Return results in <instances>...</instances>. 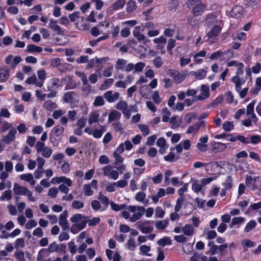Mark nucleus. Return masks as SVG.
I'll return each instance as SVG.
<instances>
[{
  "label": "nucleus",
  "instance_id": "1",
  "mask_svg": "<svg viewBox=\"0 0 261 261\" xmlns=\"http://www.w3.org/2000/svg\"><path fill=\"white\" fill-rule=\"evenodd\" d=\"M128 211H123L122 217L125 219H129L131 222H135L140 220L145 213V208L142 206L129 205L127 207Z\"/></svg>",
  "mask_w": 261,
  "mask_h": 261
},
{
  "label": "nucleus",
  "instance_id": "2",
  "mask_svg": "<svg viewBox=\"0 0 261 261\" xmlns=\"http://www.w3.org/2000/svg\"><path fill=\"white\" fill-rule=\"evenodd\" d=\"M70 221L73 223L70 228V231L73 234L83 229L87 223L86 218L80 214L74 215L70 218Z\"/></svg>",
  "mask_w": 261,
  "mask_h": 261
},
{
  "label": "nucleus",
  "instance_id": "3",
  "mask_svg": "<svg viewBox=\"0 0 261 261\" xmlns=\"http://www.w3.org/2000/svg\"><path fill=\"white\" fill-rule=\"evenodd\" d=\"M186 4L187 7L191 10L194 16L202 15L206 9V6L202 3L201 0H187Z\"/></svg>",
  "mask_w": 261,
  "mask_h": 261
},
{
  "label": "nucleus",
  "instance_id": "4",
  "mask_svg": "<svg viewBox=\"0 0 261 261\" xmlns=\"http://www.w3.org/2000/svg\"><path fill=\"white\" fill-rule=\"evenodd\" d=\"M13 191L16 195H27L29 200L35 202L36 199L33 196L32 192L24 186H21L18 184H15Z\"/></svg>",
  "mask_w": 261,
  "mask_h": 261
},
{
  "label": "nucleus",
  "instance_id": "5",
  "mask_svg": "<svg viewBox=\"0 0 261 261\" xmlns=\"http://www.w3.org/2000/svg\"><path fill=\"white\" fill-rule=\"evenodd\" d=\"M166 73L172 78L173 81L176 84L181 83L184 81L187 76L186 72H183L181 73L178 70L173 69H169L167 70Z\"/></svg>",
  "mask_w": 261,
  "mask_h": 261
},
{
  "label": "nucleus",
  "instance_id": "6",
  "mask_svg": "<svg viewBox=\"0 0 261 261\" xmlns=\"http://www.w3.org/2000/svg\"><path fill=\"white\" fill-rule=\"evenodd\" d=\"M153 222L149 220L140 221L137 223V227L143 233H149L153 230Z\"/></svg>",
  "mask_w": 261,
  "mask_h": 261
},
{
  "label": "nucleus",
  "instance_id": "7",
  "mask_svg": "<svg viewBox=\"0 0 261 261\" xmlns=\"http://www.w3.org/2000/svg\"><path fill=\"white\" fill-rule=\"evenodd\" d=\"M103 175L110 179L116 180L119 177V172L118 171L114 169L111 165L103 167L102 169Z\"/></svg>",
  "mask_w": 261,
  "mask_h": 261
},
{
  "label": "nucleus",
  "instance_id": "8",
  "mask_svg": "<svg viewBox=\"0 0 261 261\" xmlns=\"http://www.w3.org/2000/svg\"><path fill=\"white\" fill-rule=\"evenodd\" d=\"M200 94L196 96V99L198 101L204 100L210 97V88L208 85H201L200 87Z\"/></svg>",
  "mask_w": 261,
  "mask_h": 261
},
{
  "label": "nucleus",
  "instance_id": "9",
  "mask_svg": "<svg viewBox=\"0 0 261 261\" xmlns=\"http://www.w3.org/2000/svg\"><path fill=\"white\" fill-rule=\"evenodd\" d=\"M22 61V59L19 56L13 57V55H10L5 59V62L7 65H10L11 68L13 69H15L16 66Z\"/></svg>",
  "mask_w": 261,
  "mask_h": 261
},
{
  "label": "nucleus",
  "instance_id": "10",
  "mask_svg": "<svg viewBox=\"0 0 261 261\" xmlns=\"http://www.w3.org/2000/svg\"><path fill=\"white\" fill-rule=\"evenodd\" d=\"M256 103L255 100H253L247 106L246 113L248 117L252 120L254 123H256L258 121V118L254 112V106Z\"/></svg>",
  "mask_w": 261,
  "mask_h": 261
},
{
  "label": "nucleus",
  "instance_id": "11",
  "mask_svg": "<svg viewBox=\"0 0 261 261\" xmlns=\"http://www.w3.org/2000/svg\"><path fill=\"white\" fill-rule=\"evenodd\" d=\"M119 96L120 94L118 92H113L112 90L108 91L103 94V97L110 103L115 101L118 99Z\"/></svg>",
  "mask_w": 261,
  "mask_h": 261
},
{
  "label": "nucleus",
  "instance_id": "12",
  "mask_svg": "<svg viewBox=\"0 0 261 261\" xmlns=\"http://www.w3.org/2000/svg\"><path fill=\"white\" fill-rule=\"evenodd\" d=\"M116 108L122 111L123 114L128 119L130 117V114L127 111L128 104L125 101H119L115 106Z\"/></svg>",
  "mask_w": 261,
  "mask_h": 261
},
{
  "label": "nucleus",
  "instance_id": "13",
  "mask_svg": "<svg viewBox=\"0 0 261 261\" xmlns=\"http://www.w3.org/2000/svg\"><path fill=\"white\" fill-rule=\"evenodd\" d=\"M68 216V212L67 211H64L59 217V225L63 230H67L69 228L68 223L67 220Z\"/></svg>",
  "mask_w": 261,
  "mask_h": 261
},
{
  "label": "nucleus",
  "instance_id": "14",
  "mask_svg": "<svg viewBox=\"0 0 261 261\" xmlns=\"http://www.w3.org/2000/svg\"><path fill=\"white\" fill-rule=\"evenodd\" d=\"M231 81L234 84V88L236 91H240V89H242V86L244 85L246 82V80L245 78H241L238 75H234L232 76Z\"/></svg>",
  "mask_w": 261,
  "mask_h": 261
},
{
  "label": "nucleus",
  "instance_id": "15",
  "mask_svg": "<svg viewBox=\"0 0 261 261\" xmlns=\"http://www.w3.org/2000/svg\"><path fill=\"white\" fill-rule=\"evenodd\" d=\"M190 147L191 142L189 140L187 139L183 141H181L176 145L175 149L178 153H180L182 151L183 149L188 150L190 149Z\"/></svg>",
  "mask_w": 261,
  "mask_h": 261
},
{
  "label": "nucleus",
  "instance_id": "16",
  "mask_svg": "<svg viewBox=\"0 0 261 261\" xmlns=\"http://www.w3.org/2000/svg\"><path fill=\"white\" fill-rule=\"evenodd\" d=\"M16 133L17 130L14 127H11L7 135L4 138V142L7 144H9L13 141L15 139V135Z\"/></svg>",
  "mask_w": 261,
  "mask_h": 261
},
{
  "label": "nucleus",
  "instance_id": "17",
  "mask_svg": "<svg viewBox=\"0 0 261 261\" xmlns=\"http://www.w3.org/2000/svg\"><path fill=\"white\" fill-rule=\"evenodd\" d=\"M192 189L196 194H198L201 192L204 187L201 180L198 179H193L191 181Z\"/></svg>",
  "mask_w": 261,
  "mask_h": 261
},
{
  "label": "nucleus",
  "instance_id": "18",
  "mask_svg": "<svg viewBox=\"0 0 261 261\" xmlns=\"http://www.w3.org/2000/svg\"><path fill=\"white\" fill-rule=\"evenodd\" d=\"M230 15L232 17L239 19L243 15V8L240 6L233 7L231 11Z\"/></svg>",
  "mask_w": 261,
  "mask_h": 261
},
{
  "label": "nucleus",
  "instance_id": "19",
  "mask_svg": "<svg viewBox=\"0 0 261 261\" xmlns=\"http://www.w3.org/2000/svg\"><path fill=\"white\" fill-rule=\"evenodd\" d=\"M190 74L192 76H194L198 80H202L206 77L207 70L205 69H199L197 71H191Z\"/></svg>",
  "mask_w": 261,
  "mask_h": 261
},
{
  "label": "nucleus",
  "instance_id": "20",
  "mask_svg": "<svg viewBox=\"0 0 261 261\" xmlns=\"http://www.w3.org/2000/svg\"><path fill=\"white\" fill-rule=\"evenodd\" d=\"M205 23L207 27H210L217 25L218 23L217 17L213 14H208L205 19Z\"/></svg>",
  "mask_w": 261,
  "mask_h": 261
},
{
  "label": "nucleus",
  "instance_id": "21",
  "mask_svg": "<svg viewBox=\"0 0 261 261\" xmlns=\"http://www.w3.org/2000/svg\"><path fill=\"white\" fill-rule=\"evenodd\" d=\"M226 148L225 144L215 142L212 145V150L215 153H219L223 151Z\"/></svg>",
  "mask_w": 261,
  "mask_h": 261
},
{
  "label": "nucleus",
  "instance_id": "22",
  "mask_svg": "<svg viewBox=\"0 0 261 261\" xmlns=\"http://www.w3.org/2000/svg\"><path fill=\"white\" fill-rule=\"evenodd\" d=\"M99 118V113L98 111H94L91 112L88 116V123L92 125L93 123L98 122Z\"/></svg>",
  "mask_w": 261,
  "mask_h": 261
},
{
  "label": "nucleus",
  "instance_id": "23",
  "mask_svg": "<svg viewBox=\"0 0 261 261\" xmlns=\"http://www.w3.org/2000/svg\"><path fill=\"white\" fill-rule=\"evenodd\" d=\"M10 68L8 66H3L1 68L0 81L4 82L6 81L9 76Z\"/></svg>",
  "mask_w": 261,
  "mask_h": 261
},
{
  "label": "nucleus",
  "instance_id": "24",
  "mask_svg": "<svg viewBox=\"0 0 261 261\" xmlns=\"http://www.w3.org/2000/svg\"><path fill=\"white\" fill-rule=\"evenodd\" d=\"M37 75L39 78L38 83H37V87L41 88L43 86L44 81L46 79V72L44 69L38 70Z\"/></svg>",
  "mask_w": 261,
  "mask_h": 261
},
{
  "label": "nucleus",
  "instance_id": "25",
  "mask_svg": "<svg viewBox=\"0 0 261 261\" xmlns=\"http://www.w3.org/2000/svg\"><path fill=\"white\" fill-rule=\"evenodd\" d=\"M182 231L184 235L187 236H191L194 233V226L191 224H186L184 227H182Z\"/></svg>",
  "mask_w": 261,
  "mask_h": 261
},
{
  "label": "nucleus",
  "instance_id": "26",
  "mask_svg": "<svg viewBox=\"0 0 261 261\" xmlns=\"http://www.w3.org/2000/svg\"><path fill=\"white\" fill-rule=\"evenodd\" d=\"M141 27H135L134 30L133 31V34L135 37H136L139 41H144L145 39L144 35L140 33V29Z\"/></svg>",
  "mask_w": 261,
  "mask_h": 261
},
{
  "label": "nucleus",
  "instance_id": "27",
  "mask_svg": "<svg viewBox=\"0 0 261 261\" xmlns=\"http://www.w3.org/2000/svg\"><path fill=\"white\" fill-rule=\"evenodd\" d=\"M75 96V92L73 91H69L64 94L63 99L64 101L66 103H71L74 100Z\"/></svg>",
  "mask_w": 261,
  "mask_h": 261
},
{
  "label": "nucleus",
  "instance_id": "28",
  "mask_svg": "<svg viewBox=\"0 0 261 261\" xmlns=\"http://www.w3.org/2000/svg\"><path fill=\"white\" fill-rule=\"evenodd\" d=\"M108 59V58H98L95 57L94 59H92L89 61L88 63L87 66L88 68H92L93 67L96 63H101L103 61H107Z\"/></svg>",
  "mask_w": 261,
  "mask_h": 261
},
{
  "label": "nucleus",
  "instance_id": "29",
  "mask_svg": "<svg viewBox=\"0 0 261 261\" xmlns=\"http://www.w3.org/2000/svg\"><path fill=\"white\" fill-rule=\"evenodd\" d=\"M146 194L143 192H139L135 195V199L140 202H142L144 204H147L148 200H145Z\"/></svg>",
  "mask_w": 261,
  "mask_h": 261
},
{
  "label": "nucleus",
  "instance_id": "30",
  "mask_svg": "<svg viewBox=\"0 0 261 261\" xmlns=\"http://www.w3.org/2000/svg\"><path fill=\"white\" fill-rule=\"evenodd\" d=\"M49 27L58 33H61L62 29L57 23V20L50 19L49 23Z\"/></svg>",
  "mask_w": 261,
  "mask_h": 261
},
{
  "label": "nucleus",
  "instance_id": "31",
  "mask_svg": "<svg viewBox=\"0 0 261 261\" xmlns=\"http://www.w3.org/2000/svg\"><path fill=\"white\" fill-rule=\"evenodd\" d=\"M120 113L116 110H113L109 114L108 121L111 122L112 121L118 120L120 118Z\"/></svg>",
  "mask_w": 261,
  "mask_h": 261
},
{
  "label": "nucleus",
  "instance_id": "32",
  "mask_svg": "<svg viewBox=\"0 0 261 261\" xmlns=\"http://www.w3.org/2000/svg\"><path fill=\"white\" fill-rule=\"evenodd\" d=\"M20 178L21 180L29 182L32 186L34 185L36 182L34 179L33 175L31 173L21 174L20 176Z\"/></svg>",
  "mask_w": 261,
  "mask_h": 261
},
{
  "label": "nucleus",
  "instance_id": "33",
  "mask_svg": "<svg viewBox=\"0 0 261 261\" xmlns=\"http://www.w3.org/2000/svg\"><path fill=\"white\" fill-rule=\"evenodd\" d=\"M221 32V28L218 25H215L212 30L208 33L209 38H213L217 36Z\"/></svg>",
  "mask_w": 261,
  "mask_h": 261
},
{
  "label": "nucleus",
  "instance_id": "34",
  "mask_svg": "<svg viewBox=\"0 0 261 261\" xmlns=\"http://www.w3.org/2000/svg\"><path fill=\"white\" fill-rule=\"evenodd\" d=\"M137 5L135 1L129 0L126 5V10L127 13H132L137 9Z\"/></svg>",
  "mask_w": 261,
  "mask_h": 261
},
{
  "label": "nucleus",
  "instance_id": "35",
  "mask_svg": "<svg viewBox=\"0 0 261 261\" xmlns=\"http://www.w3.org/2000/svg\"><path fill=\"white\" fill-rule=\"evenodd\" d=\"M77 75L81 77L83 85L85 86V88L87 89V90H90L91 87L88 84V81L86 74L82 72H79L77 73Z\"/></svg>",
  "mask_w": 261,
  "mask_h": 261
},
{
  "label": "nucleus",
  "instance_id": "36",
  "mask_svg": "<svg viewBox=\"0 0 261 261\" xmlns=\"http://www.w3.org/2000/svg\"><path fill=\"white\" fill-rule=\"evenodd\" d=\"M257 225V222L254 220H251L248 222L244 228V232H249L254 229Z\"/></svg>",
  "mask_w": 261,
  "mask_h": 261
},
{
  "label": "nucleus",
  "instance_id": "37",
  "mask_svg": "<svg viewBox=\"0 0 261 261\" xmlns=\"http://www.w3.org/2000/svg\"><path fill=\"white\" fill-rule=\"evenodd\" d=\"M114 83L113 79H108L106 80L103 83H102L99 89L101 90H105L109 89Z\"/></svg>",
  "mask_w": 261,
  "mask_h": 261
},
{
  "label": "nucleus",
  "instance_id": "38",
  "mask_svg": "<svg viewBox=\"0 0 261 261\" xmlns=\"http://www.w3.org/2000/svg\"><path fill=\"white\" fill-rule=\"evenodd\" d=\"M64 132V128L61 125L55 126L52 131L53 135L56 137L60 136L62 135Z\"/></svg>",
  "mask_w": 261,
  "mask_h": 261
},
{
  "label": "nucleus",
  "instance_id": "39",
  "mask_svg": "<svg viewBox=\"0 0 261 261\" xmlns=\"http://www.w3.org/2000/svg\"><path fill=\"white\" fill-rule=\"evenodd\" d=\"M127 63L126 60L122 59H118L115 65V68L117 70H123Z\"/></svg>",
  "mask_w": 261,
  "mask_h": 261
},
{
  "label": "nucleus",
  "instance_id": "40",
  "mask_svg": "<svg viewBox=\"0 0 261 261\" xmlns=\"http://www.w3.org/2000/svg\"><path fill=\"white\" fill-rule=\"evenodd\" d=\"M249 144L251 143L253 145L257 144L261 142V136L258 135H251L249 137Z\"/></svg>",
  "mask_w": 261,
  "mask_h": 261
},
{
  "label": "nucleus",
  "instance_id": "41",
  "mask_svg": "<svg viewBox=\"0 0 261 261\" xmlns=\"http://www.w3.org/2000/svg\"><path fill=\"white\" fill-rule=\"evenodd\" d=\"M168 224V220H159L155 222V228L157 229H164L165 228Z\"/></svg>",
  "mask_w": 261,
  "mask_h": 261
},
{
  "label": "nucleus",
  "instance_id": "42",
  "mask_svg": "<svg viewBox=\"0 0 261 261\" xmlns=\"http://www.w3.org/2000/svg\"><path fill=\"white\" fill-rule=\"evenodd\" d=\"M27 51L30 53H40L42 48L34 44H30L27 46Z\"/></svg>",
  "mask_w": 261,
  "mask_h": 261
},
{
  "label": "nucleus",
  "instance_id": "43",
  "mask_svg": "<svg viewBox=\"0 0 261 261\" xmlns=\"http://www.w3.org/2000/svg\"><path fill=\"white\" fill-rule=\"evenodd\" d=\"M245 221V219L242 217H233L231 222L230 227L232 228L233 226L237 224H243Z\"/></svg>",
  "mask_w": 261,
  "mask_h": 261
},
{
  "label": "nucleus",
  "instance_id": "44",
  "mask_svg": "<svg viewBox=\"0 0 261 261\" xmlns=\"http://www.w3.org/2000/svg\"><path fill=\"white\" fill-rule=\"evenodd\" d=\"M126 248L130 250H134L136 245V242L134 239L131 236H129V239L126 244Z\"/></svg>",
  "mask_w": 261,
  "mask_h": 261
},
{
  "label": "nucleus",
  "instance_id": "45",
  "mask_svg": "<svg viewBox=\"0 0 261 261\" xmlns=\"http://www.w3.org/2000/svg\"><path fill=\"white\" fill-rule=\"evenodd\" d=\"M98 200L101 202V203L104 205L105 210L108 208V205L110 202L109 199L106 196L99 194L98 197Z\"/></svg>",
  "mask_w": 261,
  "mask_h": 261
},
{
  "label": "nucleus",
  "instance_id": "46",
  "mask_svg": "<svg viewBox=\"0 0 261 261\" xmlns=\"http://www.w3.org/2000/svg\"><path fill=\"white\" fill-rule=\"evenodd\" d=\"M125 0H118L112 5V8L114 10H117L122 8L125 4Z\"/></svg>",
  "mask_w": 261,
  "mask_h": 261
},
{
  "label": "nucleus",
  "instance_id": "47",
  "mask_svg": "<svg viewBox=\"0 0 261 261\" xmlns=\"http://www.w3.org/2000/svg\"><path fill=\"white\" fill-rule=\"evenodd\" d=\"M12 198V192L11 190H8L4 191L1 196L0 197L1 201L10 200Z\"/></svg>",
  "mask_w": 261,
  "mask_h": 261
},
{
  "label": "nucleus",
  "instance_id": "48",
  "mask_svg": "<svg viewBox=\"0 0 261 261\" xmlns=\"http://www.w3.org/2000/svg\"><path fill=\"white\" fill-rule=\"evenodd\" d=\"M44 106L45 108L48 111H51L57 108V104L51 100L45 101Z\"/></svg>",
  "mask_w": 261,
  "mask_h": 261
},
{
  "label": "nucleus",
  "instance_id": "49",
  "mask_svg": "<svg viewBox=\"0 0 261 261\" xmlns=\"http://www.w3.org/2000/svg\"><path fill=\"white\" fill-rule=\"evenodd\" d=\"M14 256L19 261H26L24 253L20 250H17L14 252Z\"/></svg>",
  "mask_w": 261,
  "mask_h": 261
},
{
  "label": "nucleus",
  "instance_id": "50",
  "mask_svg": "<svg viewBox=\"0 0 261 261\" xmlns=\"http://www.w3.org/2000/svg\"><path fill=\"white\" fill-rule=\"evenodd\" d=\"M223 129L226 132H230L234 128V125L232 122L226 121L222 125Z\"/></svg>",
  "mask_w": 261,
  "mask_h": 261
},
{
  "label": "nucleus",
  "instance_id": "51",
  "mask_svg": "<svg viewBox=\"0 0 261 261\" xmlns=\"http://www.w3.org/2000/svg\"><path fill=\"white\" fill-rule=\"evenodd\" d=\"M176 41L173 39H170L168 40L167 49L168 53L170 55H172V49L175 46Z\"/></svg>",
  "mask_w": 261,
  "mask_h": 261
},
{
  "label": "nucleus",
  "instance_id": "52",
  "mask_svg": "<svg viewBox=\"0 0 261 261\" xmlns=\"http://www.w3.org/2000/svg\"><path fill=\"white\" fill-rule=\"evenodd\" d=\"M138 128L144 136H146L149 134L150 129L149 127L146 124H139Z\"/></svg>",
  "mask_w": 261,
  "mask_h": 261
},
{
  "label": "nucleus",
  "instance_id": "53",
  "mask_svg": "<svg viewBox=\"0 0 261 261\" xmlns=\"http://www.w3.org/2000/svg\"><path fill=\"white\" fill-rule=\"evenodd\" d=\"M145 66V64L144 62H140L134 65V73L141 72L143 71Z\"/></svg>",
  "mask_w": 261,
  "mask_h": 261
},
{
  "label": "nucleus",
  "instance_id": "54",
  "mask_svg": "<svg viewBox=\"0 0 261 261\" xmlns=\"http://www.w3.org/2000/svg\"><path fill=\"white\" fill-rule=\"evenodd\" d=\"M185 200L184 197H179L176 201V205L174 207V211L175 212L179 211L182 206L183 202Z\"/></svg>",
  "mask_w": 261,
  "mask_h": 261
},
{
  "label": "nucleus",
  "instance_id": "55",
  "mask_svg": "<svg viewBox=\"0 0 261 261\" xmlns=\"http://www.w3.org/2000/svg\"><path fill=\"white\" fill-rule=\"evenodd\" d=\"M162 121L164 122H168L171 115L170 111L167 108H164L162 109Z\"/></svg>",
  "mask_w": 261,
  "mask_h": 261
},
{
  "label": "nucleus",
  "instance_id": "56",
  "mask_svg": "<svg viewBox=\"0 0 261 261\" xmlns=\"http://www.w3.org/2000/svg\"><path fill=\"white\" fill-rule=\"evenodd\" d=\"M140 250L141 251V254L143 255H147L148 256H150L151 254L149 253H147L150 250V247L146 245H141L140 247Z\"/></svg>",
  "mask_w": 261,
  "mask_h": 261
},
{
  "label": "nucleus",
  "instance_id": "57",
  "mask_svg": "<svg viewBox=\"0 0 261 261\" xmlns=\"http://www.w3.org/2000/svg\"><path fill=\"white\" fill-rule=\"evenodd\" d=\"M105 105V100L102 96H98L95 97L93 102V105L95 107L102 106Z\"/></svg>",
  "mask_w": 261,
  "mask_h": 261
},
{
  "label": "nucleus",
  "instance_id": "58",
  "mask_svg": "<svg viewBox=\"0 0 261 261\" xmlns=\"http://www.w3.org/2000/svg\"><path fill=\"white\" fill-rule=\"evenodd\" d=\"M200 126L201 124L200 123H196L193 125H191L188 127L187 133L190 134L194 132H196Z\"/></svg>",
  "mask_w": 261,
  "mask_h": 261
},
{
  "label": "nucleus",
  "instance_id": "59",
  "mask_svg": "<svg viewBox=\"0 0 261 261\" xmlns=\"http://www.w3.org/2000/svg\"><path fill=\"white\" fill-rule=\"evenodd\" d=\"M41 152L42 156L44 158H49L52 154L53 150L51 148L46 147H45Z\"/></svg>",
  "mask_w": 261,
  "mask_h": 261
},
{
  "label": "nucleus",
  "instance_id": "60",
  "mask_svg": "<svg viewBox=\"0 0 261 261\" xmlns=\"http://www.w3.org/2000/svg\"><path fill=\"white\" fill-rule=\"evenodd\" d=\"M24 246V239L23 238H18L16 239L15 242V248L17 250L22 248Z\"/></svg>",
  "mask_w": 261,
  "mask_h": 261
},
{
  "label": "nucleus",
  "instance_id": "61",
  "mask_svg": "<svg viewBox=\"0 0 261 261\" xmlns=\"http://www.w3.org/2000/svg\"><path fill=\"white\" fill-rule=\"evenodd\" d=\"M153 64L156 68H159L163 65L164 61L161 57L158 56L153 60Z\"/></svg>",
  "mask_w": 261,
  "mask_h": 261
},
{
  "label": "nucleus",
  "instance_id": "62",
  "mask_svg": "<svg viewBox=\"0 0 261 261\" xmlns=\"http://www.w3.org/2000/svg\"><path fill=\"white\" fill-rule=\"evenodd\" d=\"M84 193L86 196H91L93 194V191L91 188L90 184H86L84 185Z\"/></svg>",
  "mask_w": 261,
  "mask_h": 261
},
{
  "label": "nucleus",
  "instance_id": "63",
  "mask_svg": "<svg viewBox=\"0 0 261 261\" xmlns=\"http://www.w3.org/2000/svg\"><path fill=\"white\" fill-rule=\"evenodd\" d=\"M59 192V189L56 187L50 188L48 191V196L51 198H56Z\"/></svg>",
  "mask_w": 261,
  "mask_h": 261
},
{
  "label": "nucleus",
  "instance_id": "64",
  "mask_svg": "<svg viewBox=\"0 0 261 261\" xmlns=\"http://www.w3.org/2000/svg\"><path fill=\"white\" fill-rule=\"evenodd\" d=\"M87 121V119L85 117H82L79 119L76 123V126L79 128H83L85 127Z\"/></svg>",
  "mask_w": 261,
  "mask_h": 261
}]
</instances>
